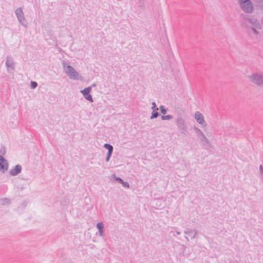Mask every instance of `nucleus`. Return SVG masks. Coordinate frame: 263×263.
Returning a JSON list of instances; mask_svg holds the SVG:
<instances>
[{
	"label": "nucleus",
	"mask_w": 263,
	"mask_h": 263,
	"mask_svg": "<svg viewBox=\"0 0 263 263\" xmlns=\"http://www.w3.org/2000/svg\"><path fill=\"white\" fill-rule=\"evenodd\" d=\"M8 168L7 160L2 156L0 155V171L4 173Z\"/></svg>",
	"instance_id": "9"
},
{
	"label": "nucleus",
	"mask_w": 263,
	"mask_h": 263,
	"mask_svg": "<svg viewBox=\"0 0 263 263\" xmlns=\"http://www.w3.org/2000/svg\"><path fill=\"white\" fill-rule=\"evenodd\" d=\"M185 237V238L186 239V240L187 241H189V238H188V237H187V236H185V237Z\"/></svg>",
	"instance_id": "27"
},
{
	"label": "nucleus",
	"mask_w": 263,
	"mask_h": 263,
	"mask_svg": "<svg viewBox=\"0 0 263 263\" xmlns=\"http://www.w3.org/2000/svg\"><path fill=\"white\" fill-rule=\"evenodd\" d=\"M152 106L151 107L153 111L158 110V108L157 107L156 104L155 102H152Z\"/></svg>",
	"instance_id": "21"
},
{
	"label": "nucleus",
	"mask_w": 263,
	"mask_h": 263,
	"mask_svg": "<svg viewBox=\"0 0 263 263\" xmlns=\"http://www.w3.org/2000/svg\"><path fill=\"white\" fill-rule=\"evenodd\" d=\"M176 123L181 133L185 135L186 133L187 126L184 120L182 118L179 117L177 119Z\"/></svg>",
	"instance_id": "5"
},
{
	"label": "nucleus",
	"mask_w": 263,
	"mask_h": 263,
	"mask_svg": "<svg viewBox=\"0 0 263 263\" xmlns=\"http://www.w3.org/2000/svg\"><path fill=\"white\" fill-rule=\"evenodd\" d=\"M65 73L70 79L77 80L79 79V73L70 65L67 64L65 62L63 63Z\"/></svg>",
	"instance_id": "1"
},
{
	"label": "nucleus",
	"mask_w": 263,
	"mask_h": 263,
	"mask_svg": "<svg viewBox=\"0 0 263 263\" xmlns=\"http://www.w3.org/2000/svg\"><path fill=\"white\" fill-rule=\"evenodd\" d=\"M160 109L161 112L162 114L165 115L166 114L167 111V108H165L164 106L161 105L160 106Z\"/></svg>",
	"instance_id": "18"
},
{
	"label": "nucleus",
	"mask_w": 263,
	"mask_h": 263,
	"mask_svg": "<svg viewBox=\"0 0 263 263\" xmlns=\"http://www.w3.org/2000/svg\"><path fill=\"white\" fill-rule=\"evenodd\" d=\"M250 79L252 83L261 87H263V74L255 73L250 76Z\"/></svg>",
	"instance_id": "3"
},
{
	"label": "nucleus",
	"mask_w": 263,
	"mask_h": 263,
	"mask_svg": "<svg viewBox=\"0 0 263 263\" xmlns=\"http://www.w3.org/2000/svg\"><path fill=\"white\" fill-rule=\"evenodd\" d=\"M238 3L240 7L247 13H251L253 12L254 7L251 0H238Z\"/></svg>",
	"instance_id": "2"
},
{
	"label": "nucleus",
	"mask_w": 263,
	"mask_h": 263,
	"mask_svg": "<svg viewBox=\"0 0 263 263\" xmlns=\"http://www.w3.org/2000/svg\"><path fill=\"white\" fill-rule=\"evenodd\" d=\"M176 234H177V235H179L180 234V232L179 231H177Z\"/></svg>",
	"instance_id": "26"
},
{
	"label": "nucleus",
	"mask_w": 263,
	"mask_h": 263,
	"mask_svg": "<svg viewBox=\"0 0 263 263\" xmlns=\"http://www.w3.org/2000/svg\"><path fill=\"white\" fill-rule=\"evenodd\" d=\"M121 184L123 185L124 187L128 188L129 187V184L127 182H125L123 180V182H121Z\"/></svg>",
	"instance_id": "23"
},
{
	"label": "nucleus",
	"mask_w": 263,
	"mask_h": 263,
	"mask_svg": "<svg viewBox=\"0 0 263 263\" xmlns=\"http://www.w3.org/2000/svg\"><path fill=\"white\" fill-rule=\"evenodd\" d=\"M15 14L20 23L23 26H26L25 18L22 8H17L15 11Z\"/></svg>",
	"instance_id": "6"
},
{
	"label": "nucleus",
	"mask_w": 263,
	"mask_h": 263,
	"mask_svg": "<svg viewBox=\"0 0 263 263\" xmlns=\"http://www.w3.org/2000/svg\"><path fill=\"white\" fill-rule=\"evenodd\" d=\"M97 228L98 229L99 235L100 236H103L104 234V224L102 222H99L97 224Z\"/></svg>",
	"instance_id": "15"
},
{
	"label": "nucleus",
	"mask_w": 263,
	"mask_h": 263,
	"mask_svg": "<svg viewBox=\"0 0 263 263\" xmlns=\"http://www.w3.org/2000/svg\"><path fill=\"white\" fill-rule=\"evenodd\" d=\"M112 177L115 180L118 181L120 183L123 182V180L121 178L117 177L115 175H113Z\"/></svg>",
	"instance_id": "20"
},
{
	"label": "nucleus",
	"mask_w": 263,
	"mask_h": 263,
	"mask_svg": "<svg viewBox=\"0 0 263 263\" xmlns=\"http://www.w3.org/2000/svg\"><path fill=\"white\" fill-rule=\"evenodd\" d=\"M37 86V83L36 82L32 81L31 82V87L32 88H35Z\"/></svg>",
	"instance_id": "22"
},
{
	"label": "nucleus",
	"mask_w": 263,
	"mask_h": 263,
	"mask_svg": "<svg viewBox=\"0 0 263 263\" xmlns=\"http://www.w3.org/2000/svg\"><path fill=\"white\" fill-rule=\"evenodd\" d=\"M194 129L198 134L200 135V139L201 142L202 143L203 145L205 147H211V144L210 142L209 141L206 137L205 136L204 134L202 133V132L196 126L194 127Z\"/></svg>",
	"instance_id": "4"
},
{
	"label": "nucleus",
	"mask_w": 263,
	"mask_h": 263,
	"mask_svg": "<svg viewBox=\"0 0 263 263\" xmlns=\"http://www.w3.org/2000/svg\"><path fill=\"white\" fill-rule=\"evenodd\" d=\"M184 233L186 235H187L191 237V238H195L196 237V235L197 234V232L195 230H192L190 229H187L184 231Z\"/></svg>",
	"instance_id": "14"
},
{
	"label": "nucleus",
	"mask_w": 263,
	"mask_h": 263,
	"mask_svg": "<svg viewBox=\"0 0 263 263\" xmlns=\"http://www.w3.org/2000/svg\"><path fill=\"white\" fill-rule=\"evenodd\" d=\"M173 118V116L172 115H167L165 116H162L161 119L162 120H171Z\"/></svg>",
	"instance_id": "17"
},
{
	"label": "nucleus",
	"mask_w": 263,
	"mask_h": 263,
	"mask_svg": "<svg viewBox=\"0 0 263 263\" xmlns=\"http://www.w3.org/2000/svg\"><path fill=\"white\" fill-rule=\"evenodd\" d=\"M96 84L95 83H93V84L91 85V88H92V87H96Z\"/></svg>",
	"instance_id": "25"
},
{
	"label": "nucleus",
	"mask_w": 263,
	"mask_h": 263,
	"mask_svg": "<svg viewBox=\"0 0 263 263\" xmlns=\"http://www.w3.org/2000/svg\"><path fill=\"white\" fill-rule=\"evenodd\" d=\"M157 111L158 110L152 111V112L151 114V116L150 117L151 119H154L157 118L159 116V114Z\"/></svg>",
	"instance_id": "16"
},
{
	"label": "nucleus",
	"mask_w": 263,
	"mask_h": 263,
	"mask_svg": "<svg viewBox=\"0 0 263 263\" xmlns=\"http://www.w3.org/2000/svg\"><path fill=\"white\" fill-rule=\"evenodd\" d=\"M6 66L7 67L10 68L12 69H14L15 68L14 60L12 57L8 56L7 57L6 61Z\"/></svg>",
	"instance_id": "13"
},
{
	"label": "nucleus",
	"mask_w": 263,
	"mask_h": 263,
	"mask_svg": "<svg viewBox=\"0 0 263 263\" xmlns=\"http://www.w3.org/2000/svg\"><path fill=\"white\" fill-rule=\"evenodd\" d=\"M91 90V87H88L85 88L84 89L81 90L80 92L83 95V97L86 100L90 101V102H92L93 101V99L91 95L90 94Z\"/></svg>",
	"instance_id": "8"
},
{
	"label": "nucleus",
	"mask_w": 263,
	"mask_h": 263,
	"mask_svg": "<svg viewBox=\"0 0 263 263\" xmlns=\"http://www.w3.org/2000/svg\"><path fill=\"white\" fill-rule=\"evenodd\" d=\"M259 171L260 178L263 180V166L262 165H259Z\"/></svg>",
	"instance_id": "19"
},
{
	"label": "nucleus",
	"mask_w": 263,
	"mask_h": 263,
	"mask_svg": "<svg viewBox=\"0 0 263 263\" xmlns=\"http://www.w3.org/2000/svg\"><path fill=\"white\" fill-rule=\"evenodd\" d=\"M247 20L253 26L257 29L261 28L260 23L256 18L250 17L247 18Z\"/></svg>",
	"instance_id": "10"
},
{
	"label": "nucleus",
	"mask_w": 263,
	"mask_h": 263,
	"mask_svg": "<svg viewBox=\"0 0 263 263\" xmlns=\"http://www.w3.org/2000/svg\"><path fill=\"white\" fill-rule=\"evenodd\" d=\"M104 147L108 149V152L105 158V160L106 162H108L110 158L111 154H112L114 148L111 145L108 143L104 144Z\"/></svg>",
	"instance_id": "11"
},
{
	"label": "nucleus",
	"mask_w": 263,
	"mask_h": 263,
	"mask_svg": "<svg viewBox=\"0 0 263 263\" xmlns=\"http://www.w3.org/2000/svg\"><path fill=\"white\" fill-rule=\"evenodd\" d=\"M194 118L197 122L201 125L203 127L206 126L207 124L204 120V117L199 111H196L195 112Z\"/></svg>",
	"instance_id": "7"
},
{
	"label": "nucleus",
	"mask_w": 263,
	"mask_h": 263,
	"mask_svg": "<svg viewBox=\"0 0 263 263\" xmlns=\"http://www.w3.org/2000/svg\"><path fill=\"white\" fill-rule=\"evenodd\" d=\"M22 169V166L20 164H17L15 166L14 168L9 171V174L13 176H16L21 172Z\"/></svg>",
	"instance_id": "12"
},
{
	"label": "nucleus",
	"mask_w": 263,
	"mask_h": 263,
	"mask_svg": "<svg viewBox=\"0 0 263 263\" xmlns=\"http://www.w3.org/2000/svg\"><path fill=\"white\" fill-rule=\"evenodd\" d=\"M256 29H257V28H255V27H253L252 28V31H253V33H254V34H257L258 33V31L256 30Z\"/></svg>",
	"instance_id": "24"
}]
</instances>
